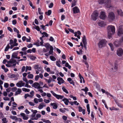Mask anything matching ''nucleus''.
<instances>
[{
	"label": "nucleus",
	"mask_w": 123,
	"mask_h": 123,
	"mask_svg": "<svg viewBox=\"0 0 123 123\" xmlns=\"http://www.w3.org/2000/svg\"><path fill=\"white\" fill-rule=\"evenodd\" d=\"M117 12L118 14L121 16H123V12L121 9L117 11Z\"/></svg>",
	"instance_id": "obj_25"
},
{
	"label": "nucleus",
	"mask_w": 123,
	"mask_h": 123,
	"mask_svg": "<svg viewBox=\"0 0 123 123\" xmlns=\"http://www.w3.org/2000/svg\"><path fill=\"white\" fill-rule=\"evenodd\" d=\"M50 60L52 61H55L56 60V58L53 56H50Z\"/></svg>",
	"instance_id": "obj_40"
},
{
	"label": "nucleus",
	"mask_w": 123,
	"mask_h": 123,
	"mask_svg": "<svg viewBox=\"0 0 123 123\" xmlns=\"http://www.w3.org/2000/svg\"><path fill=\"white\" fill-rule=\"evenodd\" d=\"M56 65L59 67H61V66L60 65V64L61 63V62L60 60L57 61L56 62Z\"/></svg>",
	"instance_id": "obj_37"
},
{
	"label": "nucleus",
	"mask_w": 123,
	"mask_h": 123,
	"mask_svg": "<svg viewBox=\"0 0 123 123\" xmlns=\"http://www.w3.org/2000/svg\"><path fill=\"white\" fill-rule=\"evenodd\" d=\"M82 42L83 44L87 43L86 37L85 36V35L83 36L82 38Z\"/></svg>",
	"instance_id": "obj_32"
},
{
	"label": "nucleus",
	"mask_w": 123,
	"mask_h": 123,
	"mask_svg": "<svg viewBox=\"0 0 123 123\" xmlns=\"http://www.w3.org/2000/svg\"><path fill=\"white\" fill-rule=\"evenodd\" d=\"M81 90L84 91L85 93H86L88 90V88L87 87H86L85 89H81Z\"/></svg>",
	"instance_id": "obj_52"
},
{
	"label": "nucleus",
	"mask_w": 123,
	"mask_h": 123,
	"mask_svg": "<svg viewBox=\"0 0 123 123\" xmlns=\"http://www.w3.org/2000/svg\"><path fill=\"white\" fill-rule=\"evenodd\" d=\"M108 17L109 19L111 20H113L115 18V15L114 13L112 12H109V13Z\"/></svg>",
	"instance_id": "obj_8"
},
{
	"label": "nucleus",
	"mask_w": 123,
	"mask_h": 123,
	"mask_svg": "<svg viewBox=\"0 0 123 123\" xmlns=\"http://www.w3.org/2000/svg\"><path fill=\"white\" fill-rule=\"evenodd\" d=\"M9 86V84L6 83H5L4 84V86L6 88H7Z\"/></svg>",
	"instance_id": "obj_51"
},
{
	"label": "nucleus",
	"mask_w": 123,
	"mask_h": 123,
	"mask_svg": "<svg viewBox=\"0 0 123 123\" xmlns=\"http://www.w3.org/2000/svg\"><path fill=\"white\" fill-rule=\"evenodd\" d=\"M9 48H10V46L9 44H8L5 49L4 51H8Z\"/></svg>",
	"instance_id": "obj_38"
},
{
	"label": "nucleus",
	"mask_w": 123,
	"mask_h": 123,
	"mask_svg": "<svg viewBox=\"0 0 123 123\" xmlns=\"http://www.w3.org/2000/svg\"><path fill=\"white\" fill-rule=\"evenodd\" d=\"M106 1L104 4L106 7L110 8L112 7L111 5V0H106Z\"/></svg>",
	"instance_id": "obj_7"
},
{
	"label": "nucleus",
	"mask_w": 123,
	"mask_h": 123,
	"mask_svg": "<svg viewBox=\"0 0 123 123\" xmlns=\"http://www.w3.org/2000/svg\"><path fill=\"white\" fill-rule=\"evenodd\" d=\"M31 111L33 113L36 114L37 112V110H33V109L31 110Z\"/></svg>",
	"instance_id": "obj_63"
},
{
	"label": "nucleus",
	"mask_w": 123,
	"mask_h": 123,
	"mask_svg": "<svg viewBox=\"0 0 123 123\" xmlns=\"http://www.w3.org/2000/svg\"><path fill=\"white\" fill-rule=\"evenodd\" d=\"M122 27V26L121 25L120 26L118 30L117 35L119 37L121 36L123 34V32Z\"/></svg>",
	"instance_id": "obj_6"
},
{
	"label": "nucleus",
	"mask_w": 123,
	"mask_h": 123,
	"mask_svg": "<svg viewBox=\"0 0 123 123\" xmlns=\"http://www.w3.org/2000/svg\"><path fill=\"white\" fill-rule=\"evenodd\" d=\"M50 55H53V48L52 46H51L50 48V50L49 52Z\"/></svg>",
	"instance_id": "obj_28"
},
{
	"label": "nucleus",
	"mask_w": 123,
	"mask_h": 123,
	"mask_svg": "<svg viewBox=\"0 0 123 123\" xmlns=\"http://www.w3.org/2000/svg\"><path fill=\"white\" fill-rule=\"evenodd\" d=\"M99 17L100 18L102 19H105L106 17L105 12L103 11H101L100 13Z\"/></svg>",
	"instance_id": "obj_9"
},
{
	"label": "nucleus",
	"mask_w": 123,
	"mask_h": 123,
	"mask_svg": "<svg viewBox=\"0 0 123 123\" xmlns=\"http://www.w3.org/2000/svg\"><path fill=\"white\" fill-rule=\"evenodd\" d=\"M26 69V67L24 66H23L21 69V72H24L25 71Z\"/></svg>",
	"instance_id": "obj_60"
},
{
	"label": "nucleus",
	"mask_w": 123,
	"mask_h": 123,
	"mask_svg": "<svg viewBox=\"0 0 123 123\" xmlns=\"http://www.w3.org/2000/svg\"><path fill=\"white\" fill-rule=\"evenodd\" d=\"M39 67V65H34V68L36 70Z\"/></svg>",
	"instance_id": "obj_62"
},
{
	"label": "nucleus",
	"mask_w": 123,
	"mask_h": 123,
	"mask_svg": "<svg viewBox=\"0 0 123 123\" xmlns=\"http://www.w3.org/2000/svg\"><path fill=\"white\" fill-rule=\"evenodd\" d=\"M108 44L111 48V50L112 51H113L114 50V48L113 44L111 43H109Z\"/></svg>",
	"instance_id": "obj_49"
},
{
	"label": "nucleus",
	"mask_w": 123,
	"mask_h": 123,
	"mask_svg": "<svg viewBox=\"0 0 123 123\" xmlns=\"http://www.w3.org/2000/svg\"><path fill=\"white\" fill-rule=\"evenodd\" d=\"M41 120L45 123H51V122L49 120L42 119H41Z\"/></svg>",
	"instance_id": "obj_27"
},
{
	"label": "nucleus",
	"mask_w": 123,
	"mask_h": 123,
	"mask_svg": "<svg viewBox=\"0 0 123 123\" xmlns=\"http://www.w3.org/2000/svg\"><path fill=\"white\" fill-rule=\"evenodd\" d=\"M2 123H7L8 122V120L6 117H4L2 119Z\"/></svg>",
	"instance_id": "obj_34"
},
{
	"label": "nucleus",
	"mask_w": 123,
	"mask_h": 123,
	"mask_svg": "<svg viewBox=\"0 0 123 123\" xmlns=\"http://www.w3.org/2000/svg\"><path fill=\"white\" fill-rule=\"evenodd\" d=\"M57 80L58 81V83L59 85H61V84L64 83L65 81L62 78L60 77H58Z\"/></svg>",
	"instance_id": "obj_12"
},
{
	"label": "nucleus",
	"mask_w": 123,
	"mask_h": 123,
	"mask_svg": "<svg viewBox=\"0 0 123 123\" xmlns=\"http://www.w3.org/2000/svg\"><path fill=\"white\" fill-rule=\"evenodd\" d=\"M106 0H98V2L100 4H104Z\"/></svg>",
	"instance_id": "obj_36"
},
{
	"label": "nucleus",
	"mask_w": 123,
	"mask_h": 123,
	"mask_svg": "<svg viewBox=\"0 0 123 123\" xmlns=\"http://www.w3.org/2000/svg\"><path fill=\"white\" fill-rule=\"evenodd\" d=\"M65 66L66 67H68L69 69H70L71 67L70 66L68 63L66 62L65 64Z\"/></svg>",
	"instance_id": "obj_48"
},
{
	"label": "nucleus",
	"mask_w": 123,
	"mask_h": 123,
	"mask_svg": "<svg viewBox=\"0 0 123 123\" xmlns=\"http://www.w3.org/2000/svg\"><path fill=\"white\" fill-rule=\"evenodd\" d=\"M43 101L46 104H48L50 102V101L49 100L44 99Z\"/></svg>",
	"instance_id": "obj_58"
},
{
	"label": "nucleus",
	"mask_w": 123,
	"mask_h": 123,
	"mask_svg": "<svg viewBox=\"0 0 123 123\" xmlns=\"http://www.w3.org/2000/svg\"><path fill=\"white\" fill-rule=\"evenodd\" d=\"M13 30L14 32H17V33L19 32V31L15 27L13 28Z\"/></svg>",
	"instance_id": "obj_61"
},
{
	"label": "nucleus",
	"mask_w": 123,
	"mask_h": 123,
	"mask_svg": "<svg viewBox=\"0 0 123 123\" xmlns=\"http://www.w3.org/2000/svg\"><path fill=\"white\" fill-rule=\"evenodd\" d=\"M45 13L47 15L49 16L51 13V11L50 10H49L47 12H46Z\"/></svg>",
	"instance_id": "obj_47"
},
{
	"label": "nucleus",
	"mask_w": 123,
	"mask_h": 123,
	"mask_svg": "<svg viewBox=\"0 0 123 123\" xmlns=\"http://www.w3.org/2000/svg\"><path fill=\"white\" fill-rule=\"evenodd\" d=\"M50 105L52 106L53 108L54 109H55L57 108V105L55 103H51L50 104Z\"/></svg>",
	"instance_id": "obj_19"
},
{
	"label": "nucleus",
	"mask_w": 123,
	"mask_h": 123,
	"mask_svg": "<svg viewBox=\"0 0 123 123\" xmlns=\"http://www.w3.org/2000/svg\"><path fill=\"white\" fill-rule=\"evenodd\" d=\"M117 64L115 65L114 66L111 68L112 69L114 72H116V71L117 69Z\"/></svg>",
	"instance_id": "obj_35"
},
{
	"label": "nucleus",
	"mask_w": 123,
	"mask_h": 123,
	"mask_svg": "<svg viewBox=\"0 0 123 123\" xmlns=\"http://www.w3.org/2000/svg\"><path fill=\"white\" fill-rule=\"evenodd\" d=\"M22 92V90L20 88H18L17 89V91L15 92V96L17 95H18L20 94V93Z\"/></svg>",
	"instance_id": "obj_23"
},
{
	"label": "nucleus",
	"mask_w": 123,
	"mask_h": 123,
	"mask_svg": "<svg viewBox=\"0 0 123 123\" xmlns=\"http://www.w3.org/2000/svg\"><path fill=\"white\" fill-rule=\"evenodd\" d=\"M39 85H40L38 83L35 82L33 85H32V86L37 89H39V88L38 87L39 86Z\"/></svg>",
	"instance_id": "obj_14"
},
{
	"label": "nucleus",
	"mask_w": 123,
	"mask_h": 123,
	"mask_svg": "<svg viewBox=\"0 0 123 123\" xmlns=\"http://www.w3.org/2000/svg\"><path fill=\"white\" fill-rule=\"evenodd\" d=\"M18 55V54L17 53L15 52H14L12 54L11 58V59H12V60H15L13 59V58H15Z\"/></svg>",
	"instance_id": "obj_20"
},
{
	"label": "nucleus",
	"mask_w": 123,
	"mask_h": 123,
	"mask_svg": "<svg viewBox=\"0 0 123 123\" xmlns=\"http://www.w3.org/2000/svg\"><path fill=\"white\" fill-rule=\"evenodd\" d=\"M50 92L57 99H62L64 98V96L57 94L52 91H51Z\"/></svg>",
	"instance_id": "obj_5"
},
{
	"label": "nucleus",
	"mask_w": 123,
	"mask_h": 123,
	"mask_svg": "<svg viewBox=\"0 0 123 123\" xmlns=\"http://www.w3.org/2000/svg\"><path fill=\"white\" fill-rule=\"evenodd\" d=\"M67 80L69 82V83L72 84L73 86L74 85V83L73 80L70 78H68Z\"/></svg>",
	"instance_id": "obj_21"
},
{
	"label": "nucleus",
	"mask_w": 123,
	"mask_h": 123,
	"mask_svg": "<svg viewBox=\"0 0 123 123\" xmlns=\"http://www.w3.org/2000/svg\"><path fill=\"white\" fill-rule=\"evenodd\" d=\"M42 34L43 35H44V36L46 37H48L49 36V34H48L47 33H46L45 32H43L42 33Z\"/></svg>",
	"instance_id": "obj_59"
},
{
	"label": "nucleus",
	"mask_w": 123,
	"mask_h": 123,
	"mask_svg": "<svg viewBox=\"0 0 123 123\" xmlns=\"http://www.w3.org/2000/svg\"><path fill=\"white\" fill-rule=\"evenodd\" d=\"M20 115L23 117V118L24 120H27L28 118V117L24 113H21L20 114Z\"/></svg>",
	"instance_id": "obj_16"
},
{
	"label": "nucleus",
	"mask_w": 123,
	"mask_h": 123,
	"mask_svg": "<svg viewBox=\"0 0 123 123\" xmlns=\"http://www.w3.org/2000/svg\"><path fill=\"white\" fill-rule=\"evenodd\" d=\"M38 11L39 14L40 15H42L43 14V13L41 12V9L40 8H38Z\"/></svg>",
	"instance_id": "obj_53"
},
{
	"label": "nucleus",
	"mask_w": 123,
	"mask_h": 123,
	"mask_svg": "<svg viewBox=\"0 0 123 123\" xmlns=\"http://www.w3.org/2000/svg\"><path fill=\"white\" fill-rule=\"evenodd\" d=\"M34 102L36 104H37L38 103V99L36 98H35L34 100Z\"/></svg>",
	"instance_id": "obj_57"
},
{
	"label": "nucleus",
	"mask_w": 123,
	"mask_h": 123,
	"mask_svg": "<svg viewBox=\"0 0 123 123\" xmlns=\"http://www.w3.org/2000/svg\"><path fill=\"white\" fill-rule=\"evenodd\" d=\"M47 49H49L50 48L51 46H51L49 43H47L45 44L44 46Z\"/></svg>",
	"instance_id": "obj_30"
},
{
	"label": "nucleus",
	"mask_w": 123,
	"mask_h": 123,
	"mask_svg": "<svg viewBox=\"0 0 123 123\" xmlns=\"http://www.w3.org/2000/svg\"><path fill=\"white\" fill-rule=\"evenodd\" d=\"M74 33V34L75 36L77 37L79 39H80V35H81V33L80 31H78L77 32H75Z\"/></svg>",
	"instance_id": "obj_15"
},
{
	"label": "nucleus",
	"mask_w": 123,
	"mask_h": 123,
	"mask_svg": "<svg viewBox=\"0 0 123 123\" xmlns=\"http://www.w3.org/2000/svg\"><path fill=\"white\" fill-rule=\"evenodd\" d=\"M115 29L114 26L111 25H108L107 27L108 37L109 39L111 38L112 35L115 32Z\"/></svg>",
	"instance_id": "obj_1"
},
{
	"label": "nucleus",
	"mask_w": 123,
	"mask_h": 123,
	"mask_svg": "<svg viewBox=\"0 0 123 123\" xmlns=\"http://www.w3.org/2000/svg\"><path fill=\"white\" fill-rule=\"evenodd\" d=\"M98 15V14L97 11H94L91 15V18L94 21L96 20L97 19V17Z\"/></svg>",
	"instance_id": "obj_3"
},
{
	"label": "nucleus",
	"mask_w": 123,
	"mask_h": 123,
	"mask_svg": "<svg viewBox=\"0 0 123 123\" xmlns=\"http://www.w3.org/2000/svg\"><path fill=\"white\" fill-rule=\"evenodd\" d=\"M76 52L77 54L79 55H81L82 54V49H80L79 52L78 51H76Z\"/></svg>",
	"instance_id": "obj_46"
},
{
	"label": "nucleus",
	"mask_w": 123,
	"mask_h": 123,
	"mask_svg": "<svg viewBox=\"0 0 123 123\" xmlns=\"http://www.w3.org/2000/svg\"><path fill=\"white\" fill-rule=\"evenodd\" d=\"M46 106V105L45 104L43 103H42L39 105L38 108L39 109H42L43 107H45Z\"/></svg>",
	"instance_id": "obj_17"
},
{
	"label": "nucleus",
	"mask_w": 123,
	"mask_h": 123,
	"mask_svg": "<svg viewBox=\"0 0 123 123\" xmlns=\"http://www.w3.org/2000/svg\"><path fill=\"white\" fill-rule=\"evenodd\" d=\"M117 54L119 56H121L123 55V50L121 48L119 49L117 51Z\"/></svg>",
	"instance_id": "obj_11"
},
{
	"label": "nucleus",
	"mask_w": 123,
	"mask_h": 123,
	"mask_svg": "<svg viewBox=\"0 0 123 123\" xmlns=\"http://www.w3.org/2000/svg\"><path fill=\"white\" fill-rule=\"evenodd\" d=\"M22 90L24 92H29L30 91V90L29 89H27L25 88H22Z\"/></svg>",
	"instance_id": "obj_43"
},
{
	"label": "nucleus",
	"mask_w": 123,
	"mask_h": 123,
	"mask_svg": "<svg viewBox=\"0 0 123 123\" xmlns=\"http://www.w3.org/2000/svg\"><path fill=\"white\" fill-rule=\"evenodd\" d=\"M17 88L16 87H14L11 88L12 91L13 92H15L16 91Z\"/></svg>",
	"instance_id": "obj_54"
},
{
	"label": "nucleus",
	"mask_w": 123,
	"mask_h": 123,
	"mask_svg": "<svg viewBox=\"0 0 123 123\" xmlns=\"http://www.w3.org/2000/svg\"><path fill=\"white\" fill-rule=\"evenodd\" d=\"M25 83L22 80L19 81L18 83L16 84V86L19 87H21L22 86H24Z\"/></svg>",
	"instance_id": "obj_10"
},
{
	"label": "nucleus",
	"mask_w": 123,
	"mask_h": 123,
	"mask_svg": "<svg viewBox=\"0 0 123 123\" xmlns=\"http://www.w3.org/2000/svg\"><path fill=\"white\" fill-rule=\"evenodd\" d=\"M31 70V66H26L25 72H26L27 70L30 71Z\"/></svg>",
	"instance_id": "obj_29"
},
{
	"label": "nucleus",
	"mask_w": 123,
	"mask_h": 123,
	"mask_svg": "<svg viewBox=\"0 0 123 123\" xmlns=\"http://www.w3.org/2000/svg\"><path fill=\"white\" fill-rule=\"evenodd\" d=\"M33 76H34L33 74H29L28 75V78L29 79H32L33 78Z\"/></svg>",
	"instance_id": "obj_41"
},
{
	"label": "nucleus",
	"mask_w": 123,
	"mask_h": 123,
	"mask_svg": "<svg viewBox=\"0 0 123 123\" xmlns=\"http://www.w3.org/2000/svg\"><path fill=\"white\" fill-rule=\"evenodd\" d=\"M110 110L111 111L112 110H118V108H117L114 107H110Z\"/></svg>",
	"instance_id": "obj_50"
},
{
	"label": "nucleus",
	"mask_w": 123,
	"mask_h": 123,
	"mask_svg": "<svg viewBox=\"0 0 123 123\" xmlns=\"http://www.w3.org/2000/svg\"><path fill=\"white\" fill-rule=\"evenodd\" d=\"M62 101L64 102L65 104L67 105H68V103L69 102V101L68 100V99L64 98L63 99Z\"/></svg>",
	"instance_id": "obj_24"
},
{
	"label": "nucleus",
	"mask_w": 123,
	"mask_h": 123,
	"mask_svg": "<svg viewBox=\"0 0 123 123\" xmlns=\"http://www.w3.org/2000/svg\"><path fill=\"white\" fill-rule=\"evenodd\" d=\"M10 118L13 120H17L18 118L15 116H10Z\"/></svg>",
	"instance_id": "obj_33"
},
{
	"label": "nucleus",
	"mask_w": 123,
	"mask_h": 123,
	"mask_svg": "<svg viewBox=\"0 0 123 123\" xmlns=\"http://www.w3.org/2000/svg\"><path fill=\"white\" fill-rule=\"evenodd\" d=\"M98 24L99 26L101 27H102L104 25V23L103 21H99L98 23Z\"/></svg>",
	"instance_id": "obj_26"
},
{
	"label": "nucleus",
	"mask_w": 123,
	"mask_h": 123,
	"mask_svg": "<svg viewBox=\"0 0 123 123\" xmlns=\"http://www.w3.org/2000/svg\"><path fill=\"white\" fill-rule=\"evenodd\" d=\"M73 13L74 14L80 12L79 9L77 6H75L72 8Z\"/></svg>",
	"instance_id": "obj_13"
},
{
	"label": "nucleus",
	"mask_w": 123,
	"mask_h": 123,
	"mask_svg": "<svg viewBox=\"0 0 123 123\" xmlns=\"http://www.w3.org/2000/svg\"><path fill=\"white\" fill-rule=\"evenodd\" d=\"M106 43V41L105 39H102L98 43L99 48H102L105 45Z\"/></svg>",
	"instance_id": "obj_4"
},
{
	"label": "nucleus",
	"mask_w": 123,
	"mask_h": 123,
	"mask_svg": "<svg viewBox=\"0 0 123 123\" xmlns=\"http://www.w3.org/2000/svg\"><path fill=\"white\" fill-rule=\"evenodd\" d=\"M86 107L87 108V111L88 112V114H89L90 112V110L89 105V104H87L86 105Z\"/></svg>",
	"instance_id": "obj_39"
},
{
	"label": "nucleus",
	"mask_w": 123,
	"mask_h": 123,
	"mask_svg": "<svg viewBox=\"0 0 123 123\" xmlns=\"http://www.w3.org/2000/svg\"><path fill=\"white\" fill-rule=\"evenodd\" d=\"M41 116L40 114H37L36 115V117H35L32 118L31 119L32 120H37L38 118L41 117Z\"/></svg>",
	"instance_id": "obj_22"
},
{
	"label": "nucleus",
	"mask_w": 123,
	"mask_h": 123,
	"mask_svg": "<svg viewBox=\"0 0 123 123\" xmlns=\"http://www.w3.org/2000/svg\"><path fill=\"white\" fill-rule=\"evenodd\" d=\"M77 2V0H74L73 1L72 4L71 6V7H73L74 6H75L76 5V3Z\"/></svg>",
	"instance_id": "obj_31"
},
{
	"label": "nucleus",
	"mask_w": 123,
	"mask_h": 123,
	"mask_svg": "<svg viewBox=\"0 0 123 123\" xmlns=\"http://www.w3.org/2000/svg\"><path fill=\"white\" fill-rule=\"evenodd\" d=\"M62 89L63 91L66 93H68V92L67 90L65 88V87L63 86L62 88Z\"/></svg>",
	"instance_id": "obj_44"
},
{
	"label": "nucleus",
	"mask_w": 123,
	"mask_h": 123,
	"mask_svg": "<svg viewBox=\"0 0 123 123\" xmlns=\"http://www.w3.org/2000/svg\"><path fill=\"white\" fill-rule=\"evenodd\" d=\"M13 44H14V46H18V43L16 42H17V40L16 38H14L13 40Z\"/></svg>",
	"instance_id": "obj_45"
},
{
	"label": "nucleus",
	"mask_w": 123,
	"mask_h": 123,
	"mask_svg": "<svg viewBox=\"0 0 123 123\" xmlns=\"http://www.w3.org/2000/svg\"><path fill=\"white\" fill-rule=\"evenodd\" d=\"M16 60H13L11 59L10 61L7 62L8 64H6V66L8 67H15L16 65Z\"/></svg>",
	"instance_id": "obj_2"
},
{
	"label": "nucleus",
	"mask_w": 123,
	"mask_h": 123,
	"mask_svg": "<svg viewBox=\"0 0 123 123\" xmlns=\"http://www.w3.org/2000/svg\"><path fill=\"white\" fill-rule=\"evenodd\" d=\"M44 80H45L49 84L52 81H55V80H54L52 78L50 77H49V78L48 79L45 78Z\"/></svg>",
	"instance_id": "obj_18"
},
{
	"label": "nucleus",
	"mask_w": 123,
	"mask_h": 123,
	"mask_svg": "<svg viewBox=\"0 0 123 123\" xmlns=\"http://www.w3.org/2000/svg\"><path fill=\"white\" fill-rule=\"evenodd\" d=\"M28 82L26 83V84L24 86L25 87H28V88H31V86L28 85Z\"/></svg>",
	"instance_id": "obj_55"
},
{
	"label": "nucleus",
	"mask_w": 123,
	"mask_h": 123,
	"mask_svg": "<svg viewBox=\"0 0 123 123\" xmlns=\"http://www.w3.org/2000/svg\"><path fill=\"white\" fill-rule=\"evenodd\" d=\"M59 111H60L62 113H64L65 112V111L64 110V108H60L59 109Z\"/></svg>",
	"instance_id": "obj_64"
},
{
	"label": "nucleus",
	"mask_w": 123,
	"mask_h": 123,
	"mask_svg": "<svg viewBox=\"0 0 123 123\" xmlns=\"http://www.w3.org/2000/svg\"><path fill=\"white\" fill-rule=\"evenodd\" d=\"M8 17L7 16H6L4 20H2V21L4 22H6L8 20Z\"/></svg>",
	"instance_id": "obj_56"
},
{
	"label": "nucleus",
	"mask_w": 123,
	"mask_h": 123,
	"mask_svg": "<svg viewBox=\"0 0 123 123\" xmlns=\"http://www.w3.org/2000/svg\"><path fill=\"white\" fill-rule=\"evenodd\" d=\"M34 25L35 26H34L33 27L34 28L37 30V31H40V29L38 26L37 25H35V24H34Z\"/></svg>",
	"instance_id": "obj_42"
}]
</instances>
